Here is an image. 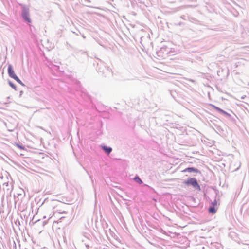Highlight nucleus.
<instances>
[{
	"instance_id": "nucleus-1",
	"label": "nucleus",
	"mask_w": 249,
	"mask_h": 249,
	"mask_svg": "<svg viewBox=\"0 0 249 249\" xmlns=\"http://www.w3.org/2000/svg\"><path fill=\"white\" fill-rule=\"evenodd\" d=\"M183 183L188 187H192L195 190L201 191L200 186L198 183L197 179L195 178H188Z\"/></svg>"
},
{
	"instance_id": "nucleus-2",
	"label": "nucleus",
	"mask_w": 249,
	"mask_h": 249,
	"mask_svg": "<svg viewBox=\"0 0 249 249\" xmlns=\"http://www.w3.org/2000/svg\"><path fill=\"white\" fill-rule=\"evenodd\" d=\"M8 72L9 75L14 80H15L18 83L21 85H24L22 81L18 78V77L16 75L13 70V67L11 65H9L8 68Z\"/></svg>"
},
{
	"instance_id": "nucleus-3",
	"label": "nucleus",
	"mask_w": 249,
	"mask_h": 249,
	"mask_svg": "<svg viewBox=\"0 0 249 249\" xmlns=\"http://www.w3.org/2000/svg\"><path fill=\"white\" fill-rule=\"evenodd\" d=\"M183 172H190V173H199L201 174V172L197 168L190 167L185 168L182 171Z\"/></svg>"
},
{
	"instance_id": "nucleus-4",
	"label": "nucleus",
	"mask_w": 249,
	"mask_h": 249,
	"mask_svg": "<svg viewBox=\"0 0 249 249\" xmlns=\"http://www.w3.org/2000/svg\"><path fill=\"white\" fill-rule=\"evenodd\" d=\"M22 17L24 18V19L27 22L29 23L31 22L32 21L29 17V12L25 10L23 11V12L22 13Z\"/></svg>"
},
{
	"instance_id": "nucleus-5",
	"label": "nucleus",
	"mask_w": 249,
	"mask_h": 249,
	"mask_svg": "<svg viewBox=\"0 0 249 249\" xmlns=\"http://www.w3.org/2000/svg\"><path fill=\"white\" fill-rule=\"evenodd\" d=\"M217 211V209L215 207L210 206L208 208V212L210 213L214 214Z\"/></svg>"
},
{
	"instance_id": "nucleus-6",
	"label": "nucleus",
	"mask_w": 249,
	"mask_h": 249,
	"mask_svg": "<svg viewBox=\"0 0 249 249\" xmlns=\"http://www.w3.org/2000/svg\"><path fill=\"white\" fill-rule=\"evenodd\" d=\"M133 180L137 182L139 184H141L143 183V182L142 180L141 179V178L139 177V176L137 175H136L135 177L133 178Z\"/></svg>"
},
{
	"instance_id": "nucleus-7",
	"label": "nucleus",
	"mask_w": 249,
	"mask_h": 249,
	"mask_svg": "<svg viewBox=\"0 0 249 249\" xmlns=\"http://www.w3.org/2000/svg\"><path fill=\"white\" fill-rule=\"evenodd\" d=\"M102 148L105 151V152L109 154L112 151V148L111 147H108L106 146H102Z\"/></svg>"
},
{
	"instance_id": "nucleus-8",
	"label": "nucleus",
	"mask_w": 249,
	"mask_h": 249,
	"mask_svg": "<svg viewBox=\"0 0 249 249\" xmlns=\"http://www.w3.org/2000/svg\"><path fill=\"white\" fill-rule=\"evenodd\" d=\"M217 202L216 199H215L214 200V201L211 203V206L215 207L216 206H217Z\"/></svg>"
},
{
	"instance_id": "nucleus-9",
	"label": "nucleus",
	"mask_w": 249,
	"mask_h": 249,
	"mask_svg": "<svg viewBox=\"0 0 249 249\" xmlns=\"http://www.w3.org/2000/svg\"><path fill=\"white\" fill-rule=\"evenodd\" d=\"M223 115H224L225 116L230 118L231 117V114H230L229 113L226 112L225 111L223 110L222 113Z\"/></svg>"
},
{
	"instance_id": "nucleus-10",
	"label": "nucleus",
	"mask_w": 249,
	"mask_h": 249,
	"mask_svg": "<svg viewBox=\"0 0 249 249\" xmlns=\"http://www.w3.org/2000/svg\"><path fill=\"white\" fill-rule=\"evenodd\" d=\"M216 110L218 112H219L220 113H222V112H223L224 110H223L221 108H220L218 107L217 108H216Z\"/></svg>"
},
{
	"instance_id": "nucleus-11",
	"label": "nucleus",
	"mask_w": 249,
	"mask_h": 249,
	"mask_svg": "<svg viewBox=\"0 0 249 249\" xmlns=\"http://www.w3.org/2000/svg\"><path fill=\"white\" fill-rule=\"evenodd\" d=\"M210 105L213 107V108H214L215 110H216V108H217V107H216L213 105H212V104H211Z\"/></svg>"
},
{
	"instance_id": "nucleus-12",
	"label": "nucleus",
	"mask_w": 249,
	"mask_h": 249,
	"mask_svg": "<svg viewBox=\"0 0 249 249\" xmlns=\"http://www.w3.org/2000/svg\"><path fill=\"white\" fill-rule=\"evenodd\" d=\"M18 147H19V148L21 149H24V148L22 146H20V145H19L18 144Z\"/></svg>"
},
{
	"instance_id": "nucleus-13",
	"label": "nucleus",
	"mask_w": 249,
	"mask_h": 249,
	"mask_svg": "<svg viewBox=\"0 0 249 249\" xmlns=\"http://www.w3.org/2000/svg\"><path fill=\"white\" fill-rule=\"evenodd\" d=\"M143 186H147V187H149V188H150L151 189H152L151 187H150L149 186H148V185L145 184H143Z\"/></svg>"
},
{
	"instance_id": "nucleus-14",
	"label": "nucleus",
	"mask_w": 249,
	"mask_h": 249,
	"mask_svg": "<svg viewBox=\"0 0 249 249\" xmlns=\"http://www.w3.org/2000/svg\"><path fill=\"white\" fill-rule=\"evenodd\" d=\"M132 14H133V15H136V13H135L134 12H132Z\"/></svg>"
}]
</instances>
